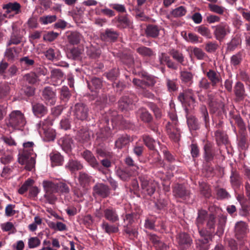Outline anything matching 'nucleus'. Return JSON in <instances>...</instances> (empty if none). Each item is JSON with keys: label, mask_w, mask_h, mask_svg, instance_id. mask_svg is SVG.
<instances>
[{"label": "nucleus", "mask_w": 250, "mask_h": 250, "mask_svg": "<svg viewBox=\"0 0 250 250\" xmlns=\"http://www.w3.org/2000/svg\"><path fill=\"white\" fill-rule=\"evenodd\" d=\"M178 99L185 106L188 127L190 129H197L199 127V124L197 119L194 116L188 114V111L193 109L195 106V99L193 91L190 89L186 90L183 93L179 94Z\"/></svg>", "instance_id": "obj_1"}, {"label": "nucleus", "mask_w": 250, "mask_h": 250, "mask_svg": "<svg viewBox=\"0 0 250 250\" xmlns=\"http://www.w3.org/2000/svg\"><path fill=\"white\" fill-rule=\"evenodd\" d=\"M33 142H28L23 144V152L19 154V162L21 165H25V168L31 170L35 167L36 154L33 152Z\"/></svg>", "instance_id": "obj_2"}, {"label": "nucleus", "mask_w": 250, "mask_h": 250, "mask_svg": "<svg viewBox=\"0 0 250 250\" xmlns=\"http://www.w3.org/2000/svg\"><path fill=\"white\" fill-rule=\"evenodd\" d=\"M52 124V120L48 118L36 124L39 133L46 141H53L55 138V131L50 127Z\"/></svg>", "instance_id": "obj_3"}, {"label": "nucleus", "mask_w": 250, "mask_h": 250, "mask_svg": "<svg viewBox=\"0 0 250 250\" xmlns=\"http://www.w3.org/2000/svg\"><path fill=\"white\" fill-rule=\"evenodd\" d=\"M208 214L206 210H201L198 212V216L196 220V225L198 227V231L201 236V238L196 241V244L198 246L202 247V244H206L209 242L210 239L209 233L210 232L201 229V226L204 223V221L207 217Z\"/></svg>", "instance_id": "obj_4"}, {"label": "nucleus", "mask_w": 250, "mask_h": 250, "mask_svg": "<svg viewBox=\"0 0 250 250\" xmlns=\"http://www.w3.org/2000/svg\"><path fill=\"white\" fill-rule=\"evenodd\" d=\"M168 115L171 120V123L168 122L166 128L169 134V137L175 142H178L180 138V130L177 127V117L173 110L169 112Z\"/></svg>", "instance_id": "obj_5"}, {"label": "nucleus", "mask_w": 250, "mask_h": 250, "mask_svg": "<svg viewBox=\"0 0 250 250\" xmlns=\"http://www.w3.org/2000/svg\"><path fill=\"white\" fill-rule=\"evenodd\" d=\"M9 116L7 125L15 129H20L26 124L24 116L20 110L13 111Z\"/></svg>", "instance_id": "obj_6"}, {"label": "nucleus", "mask_w": 250, "mask_h": 250, "mask_svg": "<svg viewBox=\"0 0 250 250\" xmlns=\"http://www.w3.org/2000/svg\"><path fill=\"white\" fill-rule=\"evenodd\" d=\"M235 237L239 242L240 245H242L246 240L247 226L245 223L241 221L235 225Z\"/></svg>", "instance_id": "obj_7"}, {"label": "nucleus", "mask_w": 250, "mask_h": 250, "mask_svg": "<svg viewBox=\"0 0 250 250\" xmlns=\"http://www.w3.org/2000/svg\"><path fill=\"white\" fill-rule=\"evenodd\" d=\"M139 179L144 192L149 195L153 194L155 190L157 183L155 182L149 183L148 178L146 175L140 176Z\"/></svg>", "instance_id": "obj_8"}, {"label": "nucleus", "mask_w": 250, "mask_h": 250, "mask_svg": "<svg viewBox=\"0 0 250 250\" xmlns=\"http://www.w3.org/2000/svg\"><path fill=\"white\" fill-rule=\"evenodd\" d=\"M88 108L82 103L76 104L73 108V114L78 120L81 121L86 119L88 116Z\"/></svg>", "instance_id": "obj_9"}, {"label": "nucleus", "mask_w": 250, "mask_h": 250, "mask_svg": "<svg viewBox=\"0 0 250 250\" xmlns=\"http://www.w3.org/2000/svg\"><path fill=\"white\" fill-rule=\"evenodd\" d=\"M3 9L5 10V13L3 14L4 17H13L14 14H18L21 13V5L17 2H9L3 6Z\"/></svg>", "instance_id": "obj_10"}, {"label": "nucleus", "mask_w": 250, "mask_h": 250, "mask_svg": "<svg viewBox=\"0 0 250 250\" xmlns=\"http://www.w3.org/2000/svg\"><path fill=\"white\" fill-rule=\"evenodd\" d=\"M230 30L229 26L226 23H221L215 27L214 35L218 41H222L225 36L230 33Z\"/></svg>", "instance_id": "obj_11"}, {"label": "nucleus", "mask_w": 250, "mask_h": 250, "mask_svg": "<svg viewBox=\"0 0 250 250\" xmlns=\"http://www.w3.org/2000/svg\"><path fill=\"white\" fill-rule=\"evenodd\" d=\"M137 101L134 95L123 97L119 102V107L122 110H128L132 108L133 104Z\"/></svg>", "instance_id": "obj_12"}, {"label": "nucleus", "mask_w": 250, "mask_h": 250, "mask_svg": "<svg viewBox=\"0 0 250 250\" xmlns=\"http://www.w3.org/2000/svg\"><path fill=\"white\" fill-rule=\"evenodd\" d=\"M83 156L84 159L92 167L98 169L99 171H102L103 168L102 166L97 162L95 157L90 151L88 150L84 151L83 153Z\"/></svg>", "instance_id": "obj_13"}, {"label": "nucleus", "mask_w": 250, "mask_h": 250, "mask_svg": "<svg viewBox=\"0 0 250 250\" xmlns=\"http://www.w3.org/2000/svg\"><path fill=\"white\" fill-rule=\"evenodd\" d=\"M93 194L105 198L109 194V188L108 186L104 184L98 183L93 187Z\"/></svg>", "instance_id": "obj_14"}, {"label": "nucleus", "mask_w": 250, "mask_h": 250, "mask_svg": "<svg viewBox=\"0 0 250 250\" xmlns=\"http://www.w3.org/2000/svg\"><path fill=\"white\" fill-rule=\"evenodd\" d=\"M42 97L47 104L54 105L56 102V94L50 87L44 88L42 91Z\"/></svg>", "instance_id": "obj_15"}, {"label": "nucleus", "mask_w": 250, "mask_h": 250, "mask_svg": "<svg viewBox=\"0 0 250 250\" xmlns=\"http://www.w3.org/2000/svg\"><path fill=\"white\" fill-rule=\"evenodd\" d=\"M51 80L54 85H59L64 80L63 74L60 69H53L51 72Z\"/></svg>", "instance_id": "obj_16"}, {"label": "nucleus", "mask_w": 250, "mask_h": 250, "mask_svg": "<svg viewBox=\"0 0 250 250\" xmlns=\"http://www.w3.org/2000/svg\"><path fill=\"white\" fill-rule=\"evenodd\" d=\"M173 195L176 197L186 199L188 196L189 192L182 185H176L173 189Z\"/></svg>", "instance_id": "obj_17"}, {"label": "nucleus", "mask_w": 250, "mask_h": 250, "mask_svg": "<svg viewBox=\"0 0 250 250\" xmlns=\"http://www.w3.org/2000/svg\"><path fill=\"white\" fill-rule=\"evenodd\" d=\"M207 76L210 81V83L213 86H216L222 81L220 73L212 69L209 70L207 73Z\"/></svg>", "instance_id": "obj_18"}, {"label": "nucleus", "mask_w": 250, "mask_h": 250, "mask_svg": "<svg viewBox=\"0 0 250 250\" xmlns=\"http://www.w3.org/2000/svg\"><path fill=\"white\" fill-rule=\"evenodd\" d=\"M104 217L108 221L114 223L119 219L116 209L113 208H108L104 210Z\"/></svg>", "instance_id": "obj_19"}, {"label": "nucleus", "mask_w": 250, "mask_h": 250, "mask_svg": "<svg viewBox=\"0 0 250 250\" xmlns=\"http://www.w3.org/2000/svg\"><path fill=\"white\" fill-rule=\"evenodd\" d=\"M178 244L183 248L189 247L192 243L190 237L186 233H181L177 237Z\"/></svg>", "instance_id": "obj_20"}, {"label": "nucleus", "mask_w": 250, "mask_h": 250, "mask_svg": "<svg viewBox=\"0 0 250 250\" xmlns=\"http://www.w3.org/2000/svg\"><path fill=\"white\" fill-rule=\"evenodd\" d=\"M21 51V49L17 47L7 48L5 52V56L8 61H13L17 59Z\"/></svg>", "instance_id": "obj_21"}, {"label": "nucleus", "mask_w": 250, "mask_h": 250, "mask_svg": "<svg viewBox=\"0 0 250 250\" xmlns=\"http://www.w3.org/2000/svg\"><path fill=\"white\" fill-rule=\"evenodd\" d=\"M66 34L68 42L73 45L78 44L82 39V35L77 32H67Z\"/></svg>", "instance_id": "obj_22"}, {"label": "nucleus", "mask_w": 250, "mask_h": 250, "mask_svg": "<svg viewBox=\"0 0 250 250\" xmlns=\"http://www.w3.org/2000/svg\"><path fill=\"white\" fill-rule=\"evenodd\" d=\"M42 185L45 193L57 192V183H55L49 180H44Z\"/></svg>", "instance_id": "obj_23"}, {"label": "nucleus", "mask_w": 250, "mask_h": 250, "mask_svg": "<svg viewBox=\"0 0 250 250\" xmlns=\"http://www.w3.org/2000/svg\"><path fill=\"white\" fill-rule=\"evenodd\" d=\"M32 110L34 115L38 117H42L47 113L46 107L39 103L32 105Z\"/></svg>", "instance_id": "obj_24"}, {"label": "nucleus", "mask_w": 250, "mask_h": 250, "mask_svg": "<svg viewBox=\"0 0 250 250\" xmlns=\"http://www.w3.org/2000/svg\"><path fill=\"white\" fill-rule=\"evenodd\" d=\"M59 144L61 146L62 149L68 153L71 149L72 140L69 137H64L59 140Z\"/></svg>", "instance_id": "obj_25"}, {"label": "nucleus", "mask_w": 250, "mask_h": 250, "mask_svg": "<svg viewBox=\"0 0 250 250\" xmlns=\"http://www.w3.org/2000/svg\"><path fill=\"white\" fill-rule=\"evenodd\" d=\"M234 93L237 98L239 100H243L245 96L244 86L243 83L238 82L234 86Z\"/></svg>", "instance_id": "obj_26"}, {"label": "nucleus", "mask_w": 250, "mask_h": 250, "mask_svg": "<svg viewBox=\"0 0 250 250\" xmlns=\"http://www.w3.org/2000/svg\"><path fill=\"white\" fill-rule=\"evenodd\" d=\"M129 142V138L127 135L120 136L115 142V146L118 149H122Z\"/></svg>", "instance_id": "obj_27"}, {"label": "nucleus", "mask_w": 250, "mask_h": 250, "mask_svg": "<svg viewBox=\"0 0 250 250\" xmlns=\"http://www.w3.org/2000/svg\"><path fill=\"white\" fill-rule=\"evenodd\" d=\"M188 49L194 56L199 60H204L207 57L206 54L200 48L197 47H189Z\"/></svg>", "instance_id": "obj_28"}, {"label": "nucleus", "mask_w": 250, "mask_h": 250, "mask_svg": "<svg viewBox=\"0 0 250 250\" xmlns=\"http://www.w3.org/2000/svg\"><path fill=\"white\" fill-rule=\"evenodd\" d=\"M169 54L172 56L173 59H174L178 63L182 65L185 64V57L181 52L177 50L173 49L169 51Z\"/></svg>", "instance_id": "obj_29"}, {"label": "nucleus", "mask_w": 250, "mask_h": 250, "mask_svg": "<svg viewBox=\"0 0 250 250\" xmlns=\"http://www.w3.org/2000/svg\"><path fill=\"white\" fill-rule=\"evenodd\" d=\"M137 116L143 122H149L152 120V116L148 111L145 108H141L137 111Z\"/></svg>", "instance_id": "obj_30"}, {"label": "nucleus", "mask_w": 250, "mask_h": 250, "mask_svg": "<svg viewBox=\"0 0 250 250\" xmlns=\"http://www.w3.org/2000/svg\"><path fill=\"white\" fill-rule=\"evenodd\" d=\"M146 33L148 37L156 38L159 35V29L156 25H149L146 27Z\"/></svg>", "instance_id": "obj_31"}, {"label": "nucleus", "mask_w": 250, "mask_h": 250, "mask_svg": "<svg viewBox=\"0 0 250 250\" xmlns=\"http://www.w3.org/2000/svg\"><path fill=\"white\" fill-rule=\"evenodd\" d=\"M117 33L111 29H107L104 33L102 35V38L105 40L114 41L118 37Z\"/></svg>", "instance_id": "obj_32"}, {"label": "nucleus", "mask_w": 250, "mask_h": 250, "mask_svg": "<svg viewBox=\"0 0 250 250\" xmlns=\"http://www.w3.org/2000/svg\"><path fill=\"white\" fill-rule=\"evenodd\" d=\"M117 175L122 180L126 181L130 178L132 175V174L127 168H120L117 170Z\"/></svg>", "instance_id": "obj_33"}, {"label": "nucleus", "mask_w": 250, "mask_h": 250, "mask_svg": "<svg viewBox=\"0 0 250 250\" xmlns=\"http://www.w3.org/2000/svg\"><path fill=\"white\" fill-rule=\"evenodd\" d=\"M241 40L238 37L233 38L231 41L227 44V50L228 51H234L238 45L241 44Z\"/></svg>", "instance_id": "obj_34"}, {"label": "nucleus", "mask_w": 250, "mask_h": 250, "mask_svg": "<svg viewBox=\"0 0 250 250\" xmlns=\"http://www.w3.org/2000/svg\"><path fill=\"white\" fill-rule=\"evenodd\" d=\"M20 62L21 66L25 69H28L34 64V60L26 56L20 59Z\"/></svg>", "instance_id": "obj_35"}, {"label": "nucleus", "mask_w": 250, "mask_h": 250, "mask_svg": "<svg viewBox=\"0 0 250 250\" xmlns=\"http://www.w3.org/2000/svg\"><path fill=\"white\" fill-rule=\"evenodd\" d=\"M102 228L107 233H115L119 230L117 227H116L115 225H109L105 221L103 222L102 224Z\"/></svg>", "instance_id": "obj_36"}, {"label": "nucleus", "mask_w": 250, "mask_h": 250, "mask_svg": "<svg viewBox=\"0 0 250 250\" xmlns=\"http://www.w3.org/2000/svg\"><path fill=\"white\" fill-rule=\"evenodd\" d=\"M10 93V86L8 84L3 83L0 85V99H5Z\"/></svg>", "instance_id": "obj_37"}, {"label": "nucleus", "mask_w": 250, "mask_h": 250, "mask_svg": "<svg viewBox=\"0 0 250 250\" xmlns=\"http://www.w3.org/2000/svg\"><path fill=\"white\" fill-rule=\"evenodd\" d=\"M13 159L11 154L5 153L2 150L0 149V161L4 165L9 164Z\"/></svg>", "instance_id": "obj_38"}, {"label": "nucleus", "mask_w": 250, "mask_h": 250, "mask_svg": "<svg viewBox=\"0 0 250 250\" xmlns=\"http://www.w3.org/2000/svg\"><path fill=\"white\" fill-rule=\"evenodd\" d=\"M243 59L241 52H239L232 55L230 58V64L233 66H237L240 64Z\"/></svg>", "instance_id": "obj_39"}, {"label": "nucleus", "mask_w": 250, "mask_h": 250, "mask_svg": "<svg viewBox=\"0 0 250 250\" xmlns=\"http://www.w3.org/2000/svg\"><path fill=\"white\" fill-rule=\"evenodd\" d=\"M66 167L68 168L71 171H73L82 169L83 166L78 161L69 160L66 165Z\"/></svg>", "instance_id": "obj_40"}, {"label": "nucleus", "mask_w": 250, "mask_h": 250, "mask_svg": "<svg viewBox=\"0 0 250 250\" xmlns=\"http://www.w3.org/2000/svg\"><path fill=\"white\" fill-rule=\"evenodd\" d=\"M196 30L200 35L207 38H211V34L210 30L204 25H200L196 28Z\"/></svg>", "instance_id": "obj_41"}, {"label": "nucleus", "mask_w": 250, "mask_h": 250, "mask_svg": "<svg viewBox=\"0 0 250 250\" xmlns=\"http://www.w3.org/2000/svg\"><path fill=\"white\" fill-rule=\"evenodd\" d=\"M56 19L55 15H47L41 17L39 20L42 24L46 25L54 22Z\"/></svg>", "instance_id": "obj_42"}, {"label": "nucleus", "mask_w": 250, "mask_h": 250, "mask_svg": "<svg viewBox=\"0 0 250 250\" xmlns=\"http://www.w3.org/2000/svg\"><path fill=\"white\" fill-rule=\"evenodd\" d=\"M137 51L139 54L145 57H150L153 55L152 50L145 46H141L138 48Z\"/></svg>", "instance_id": "obj_43"}, {"label": "nucleus", "mask_w": 250, "mask_h": 250, "mask_svg": "<svg viewBox=\"0 0 250 250\" xmlns=\"http://www.w3.org/2000/svg\"><path fill=\"white\" fill-rule=\"evenodd\" d=\"M51 161L55 165H61L62 164L63 157L58 153L50 154Z\"/></svg>", "instance_id": "obj_44"}, {"label": "nucleus", "mask_w": 250, "mask_h": 250, "mask_svg": "<svg viewBox=\"0 0 250 250\" xmlns=\"http://www.w3.org/2000/svg\"><path fill=\"white\" fill-rule=\"evenodd\" d=\"M184 37L188 42L192 43H197L199 42V37L194 33H189L187 34L186 33H185Z\"/></svg>", "instance_id": "obj_45"}, {"label": "nucleus", "mask_w": 250, "mask_h": 250, "mask_svg": "<svg viewBox=\"0 0 250 250\" xmlns=\"http://www.w3.org/2000/svg\"><path fill=\"white\" fill-rule=\"evenodd\" d=\"M230 181L233 186L237 187L240 184V176L236 170H232L230 177Z\"/></svg>", "instance_id": "obj_46"}, {"label": "nucleus", "mask_w": 250, "mask_h": 250, "mask_svg": "<svg viewBox=\"0 0 250 250\" xmlns=\"http://www.w3.org/2000/svg\"><path fill=\"white\" fill-rule=\"evenodd\" d=\"M181 80L185 83H191L192 82L193 75L188 71H182L181 72Z\"/></svg>", "instance_id": "obj_47"}, {"label": "nucleus", "mask_w": 250, "mask_h": 250, "mask_svg": "<svg viewBox=\"0 0 250 250\" xmlns=\"http://www.w3.org/2000/svg\"><path fill=\"white\" fill-rule=\"evenodd\" d=\"M24 80L28 83L33 84L38 81V77L35 73H29L24 76Z\"/></svg>", "instance_id": "obj_48"}, {"label": "nucleus", "mask_w": 250, "mask_h": 250, "mask_svg": "<svg viewBox=\"0 0 250 250\" xmlns=\"http://www.w3.org/2000/svg\"><path fill=\"white\" fill-rule=\"evenodd\" d=\"M185 8L181 6L177 8L173 9L171 12V15L174 17H180L184 16L186 13Z\"/></svg>", "instance_id": "obj_49"}, {"label": "nucleus", "mask_w": 250, "mask_h": 250, "mask_svg": "<svg viewBox=\"0 0 250 250\" xmlns=\"http://www.w3.org/2000/svg\"><path fill=\"white\" fill-rule=\"evenodd\" d=\"M70 191V188L68 185L63 183L60 182L57 183V192H60L62 194H67Z\"/></svg>", "instance_id": "obj_50"}, {"label": "nucleus", "mask_w": 250, "mask_h": 250, "mask_svg": "<svg viewBox=\"0 0 250 250\" xmlns=\"http://www.w3.org/2000/svg\"><path fill=\"white\" fill-rule=\"evenodd\" d=\"M143 141L146 146L150 149H154L156 144V142L152 138L148 136L143 137Z\"/></svg>", "instance_id": "obj_51"}, {"label": "nucleus", "mask_w": 250, "mask_h": 250, "mask_svg": "<svg viewBox=\"0 0 250 250\" xmlns=\"http://www.w3.org/2000/svg\"><path fill=\"white\" fill-rule=\"evenodd\" d=\"M208 7L210 11L218 14L222 15L224 13L225 8L218 5L209 3Z\"/></svg>", "instance_id": "obj_52"}, {"label": "nucleus", "mask_w": 250, "mask_h": 250, "mask_svg": "<svg viewBox=\"0 0 250 250\" xmlns=\"http://www.w3.org/2000/svg\"><path fill=\"white\" fill-rule=\"evenodd\" d=\"M79 182L83 187H86L90 180V177L84 172H80L79 177Z\"/></svg>", "instance_id": "obj_53"}, {"label": "nucleus", "mask_w": 250, "mask_h": 250, "mask_svg": "<svg viewBox=\"0 0 250 250\" xmlns=\"http://www.w3.org/2000/svg\"><path fill=\"white\" fill-rule=\"evenodd\" d=\"M33 182L34 181L33 180L28 179L20 188L19 189V193L21 194H23L25 191L27 190L29 188L33 185Z\"/></svg>", "instance_id": "obj_54"}, {"label": "nucleus", "mask_w": 250, "mask_h": 250, "mask_svg": "<svg viewBox=\"0 0 250 250\" xmlns=\"http://www.w3.org/2000/svg\"><path fill=\"white\" fill-rule=\"evenodd\" d=\"M1 227L2 230L4 231H11L13 233L16 231V229L14 224L11 222H7L5 223L2 224Z\"/></svg>", "instance_id": "obj_55"}, {"label": "nucleus", "mask_w": 250, "mask_h": 250, "mask_svg": "<svg viewBox=\"0 0 250 250\" xmlns=\"http://www.w3.org/2000/svg\"><path fill=\"white\" fill-rule=\"evenodd\" d=\"M40 244L41 241L37 237H30L28 239V245L30 249L37 247Z\"/></svg>", "instance_id": "obj_56"}, {"label": "nucleus", "mask_w": 250, "mask_h": 250, "mask_svg": "<svg viewBox=\"0 0 250 250\" xmlns=\"http://www.w3.org/2000/svg\"><path fill=\"white\" fill-rule=\"evenodd\" d=\"M59 34L54 32H48L43 35V39L48 42H52L58 36Z\"/></svg>", "instance_id": "obj_57"}, {"label": "nucleus", "mask_w": 250, "mask_h": 250, "mask_svg": "<svg viewBox=\"0 0 250 250\" xmlns=\"http://www.w3.org/2000/svg\"><path fill=\"white\" fill-rule=\"evenodd\" d=\"M205 158L207 161H211L213 158V154L210 147L208 145L204 146Z\"/></svg>", "instance_id": "obj_58"}, {"label": "nucleus", "mask_w": 250, "mask_h": 250, "mask_svg": "<svg viewBox=\"0 0 250 250\" xmlns=\"http://www.w3.org/2000/svg\"><path fill=\"white\" fill-rule=\"evenodd\" d=\"M118 22L120 24L122 28H125L130 25L131 22L130 20L125 16H121L119 18Z\"/></svg>", "instance_id": "obj_59"}, {"label": "nucleus", "mask_w": 250, "mask_h": 250, "mask_svg": "<svg viewBox=\"0 0 250 250\" xmlns=\"http://www.w3.org/2000/svg\"><path fill=\"white\" fill-rule=\"evenodd\" d=\"M144 79L146 88L153 86L156 82L155 78L151 76H146Z\"/></svg>", "instance_id": "obj_60"}, {"label": "nucleus", "mask_w": 250, "mask_h": 250, "mask_svg": "<svg viewBox=\"0 0 250 250\" xmlns=\"http://www.w3.org/2000/svg\"><path fill=\"white\" fill-rule=\"evenodd\" d=\"M15 208V205L8 204L5 208V215L8 217L14 215L16 213Z\"/></svg>", "instance_id": "obj_61"}, {"label": "nucleus", "mask_w": 250, "mask_h": 250, "mask_svg": "<svg viewBox=\"0 0 250 250\" xmlns=\"http://www.w3.org/2000/svg\"><path fill=\"white\" fill-rule=\"evenodd\" d=\"M46 58L50 61L57 59V56L55 50L53 48H49L44 52Z\"/></svg>", "instance_id": "obj_62"}, {"label": "nucleus", "mask_w": 250, "mask_h": 250, "mask_svg": "<svg viewBox=\"0 0 250 250\" xmlns=\"http://www.w3.org/2000/svg\"><path fill=\"white\" fill-rule=\"evenodd\" d=\"M218 45L215 42H209L206 45L205 49L208 52H214L217 48Z\"/></svg>", "instance_id": "obj_63"}, {"label": "nucleus", "mask_w": 250, "mask_h": 250, "mask_svg": "<svg viewBox=\"0 0 250 250\" xmlns=\"http://www.w3.org/2000/svg\"><path fill=\"white\" fill-rule=\"evenodd\" d=\"M215 136L217 142L225 143L227 141V138L225 135L220 130H217L215 132Z\"/></svg>", "instance_id": "obj_64"}]
</instances>
